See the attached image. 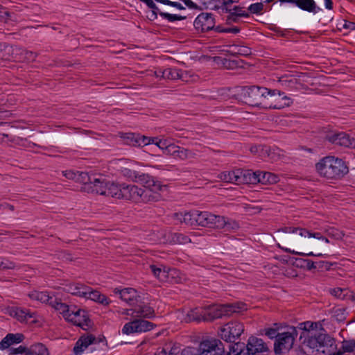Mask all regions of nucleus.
<instances>
[{
  "label": "nucleus",
  "instance_id": "1",
  "mask_svg": "<svg viewBox=\"0 0 355 355\" xmlns=\"http://www.w3.org/2000/svg\"><path fill=\"white\" fill-rule=\"evenodd\" d=\"M318 174L327 180L335 181L343 178L349 169L345 162L334 156H326L315 164Z\"/></svg>",
  "mask_w": 355,
  "mask_h": 355
},
{
  "label": "nucleus",
  "instance_id": "2",
  "mask_svg": "<svg viewBox=\"0 0 355 355\" xmlns=\"http://www.w3.org/2000/svg\"><path fill=\"white\" fill-rule=\"evenodd\" d=\"M139 187L137 185L122 183L121 199L135 202L150 203L161 200L162 196L159 191L162 189H155L154 187Z\"/></svg>",
  "mask_w": 355,
  "mask_h": 355
},
{
  "label": "nucleus",
  "instance_id": "3",
  "mask_svg": "<svg viewBox=\"0 0 355 355\" xmlns=\"http://www.w3.org/2000/svg\"><path fill=\"white\" fill-rule=\"evenodd\" d=\"M198 225L214 229H223L226 230H235L239 225L234 220L225 216L214 214L209 211H200L198 217Z\"/></svg>",
  "mask_w": 355,
  "mask_h": 355
},
{
  "label": "nucleus",
  "instance_id": "4",
  "mask_svg": "<svg viewBox=\"0 0 355 355\" xmlns=\"http://www.w3.org/2000/svg\"><path fill=\"white\" fill-rule=\"evenodd\" d=\"M248 309L246 304L236 302L225 304H214L204 308L205 321H212L225 316H230L233 313H239Z\"/></svg>",
  "mask_w": 355,
  "mask_h": 355
},
{
  "label": "nucleus",
  "instance_id": "5",
  "mask_svg": "<svg viewBox=\"0 0 355 355\" xmlns=\"http://www.w3.org/2000/svg\"><path fill=\"white\" fill-rule=\"evenodd\" d=\"M306 345L324 355H343L340 350H337L336 340L327 334L318 333L316 336H311Z\"/></svg>",
  "mask_w": 355,
  "mask_h": 355
},
{
  "label": "nucleus",
  "instance_id": "6",
  "mask_svg": "<svg viewBox=\"0 0 355 355\" xmlns=\"http://www.w3.org/2000/svg\"><path fill=\"white\" fill-rule=\"evenodd\" d=\"M198 355H232L234 346L225 344L220 339L209 338L201 341L198 346Z\"/></svg>",
  "mask_w": 355,
  "mask_h": 355
},
{
  "label": "nucleus",
  "instance_id": "7",
  "mask_svg": "<svg viewBox=\"0 0 355 355\" xmlns=\"http://www.w3.org/2000/svg\"><path fill=\"white\" fill-rule=\"evenodd\" d=\"M292 103L291 99L286 96L284 92L266 88L261 108L281 110L290 106Z\"/></svg>",
  "mask_w": 355,
  "mask_h": 355
},
{
  "label": "nucleus",
  "instance_id": "8",
  "mask_svg": "<svg viewBox=\"0 0 355 355\" xmlns=\"http://www.w3.org/2000/svg\"><path fill=\"white\" fill-rule=\"evenodd\" d=\"M265 93H266V87L256 85L246 86L241 89L240 96L245 103L261 108Z\"/></svg>",
  "mask_w": 355,
  "mask_h": 355
},
{
  "label": "nucleus",
  "instance_id": "9",
  "mask_svg": "<svg viewBox=\"0 0 355 355\" xmlns=\"http://www.w3.org/2000/svg\"><path fill=\"white\" fill-rule=\"evenodd\" d=\"M297 330L294 327H290L288 331L279 333L274 344L276 354H280L284 350H289L293 347Z\"/></svg>",
  "mask_w": 355,
  "mask_h": 355
},
{
  "label": "nucleus",
  "instance_id": "10",
  "mask_svg": "<svg viewBox=\"0 0 355 355\" xmlns=\"http://www.w3.org/2000/svg\"><path fill=\"white\" fill-rule=\"evenodd\" d=\"M121 172L124 177L132 181L146 184V187H154L153 188L155 189H162L165 187V186L162 185L159 181L155 180L154 178L148 174L126 168H123Z\"/></svg>",
  "mask_w": 355,
  "mask_h": 355
},
{
  "label": "nucleus",
  "instance_id": "11",
  "mask_svg": "<svg viewBox=\"0 0 355 355\" xmlns=\"http://www.w3.org/2000/svg\"><path fill=\"white\" fill-rule=\"evenodd\" d=\"M244 331V326L242 323L234 321L227 323L220 330V338L229 344L234 343Z\"/></svg>",
  "mask_w": 355,
  "mask_h": 355
},
{
  "label": "nucleus",
  "instance_id": "12",
  "mask_svg": "<svg viewBox=\"0 0 355 355\" xmlns=\"http://www.w3.org/2000/svg\"><path fill=\"white\" fill-rule=\"evenodd\" d=\"M324 139L333 145L355 149V138L345 132H330Z\"/></svg>",
  "mask_w": 355,
  "mask_h": 355
},
{
  "label": "nucleus",
  "instance_id": "13",
  "mask_svg": "<svg viewBox=\"0 0 355 355\" xmlns=\"http://www.w3.org/2000/svg\"><path fill=\"white\" fill-rule=\"evenodd\" d=\"M215 24V18L212 13L202 12L195 19L193 26L198 31L205 33L211 31Z\"/></svg>",
  "mask_w": 355,
  "mask_h": 355
},
{
  "label": "nucleus",
  "instance_id": "14",
  "mask_svg": "<svg viewBox=\"0 0 355 355\" xmlns=\"http://www.w3.org/2000/svg\"><path fill=\"white\" fill-rule=\"evenodd\" d=\"M66 320L83 329H85V327H89L91 322L87 313L85 310L77 309L76 307L71 309L69 314L67 315Z\"/></svg>",
  "mask_w": 355,
  "mask_h": 355
},
{
  "label": "nucleus",
  "instance_id": "15",
  "mask_svg": "<svg viewBox=\"0 0 355 355\" xmlns=\"http://www.w3.org/2000/svg\"><path fill=\"white\" fill-rule=\"evenodd\" d=\"M108 182L109 181L103 176H100L99 178L93 176V179L90 184H89V186L85 188V191L105 196Z\"/></svg>",
  "mask_w": 355,
  "mask_h": 355
},
{
  "label": "nucleus",
  "instance_id": "16",
  "mask_svg": "<svg viewBox=\"0 0 355 355\" xmlns=\"http://www.w3.org/2000/svg\"><path fill=\"white\" fill-rule=\"evenodd\" d=\"M131 314L132 317L134 318H143L148 319L153 318L155 316L153 307L144 302L136 304L133 308H132Z\"/></svg>",
  "mask_w": 355,
  "mask_h": 355
},
{
  "label": "nucleus",
  "instance_id": "17",
  "mask_svg": "<svg viewBox=\"0 0 355 355\" xmlns=\"http://www.w3.org/2000/svg\"><path fill=\"white\" fill-rule=\"evenodd\" d=\"M246 349L248 352H250L252 355H258L260 353L268 352V347L262 339L251 336L248 339Z\"/></svg>",
  "mask_w": 355,
  "mask_h": 355
},
{
  "label": "nucleus",
  "instance_id": "18",
  "mask_svg": "<svg viewBox=\"0 0 355 355\" xmlns=\"http://www.w3.org/2000/svg\"><path fill=\"white\" fill-rule=\"evenodd\" d=\"M96 338L92 334L83 335L76 341L73 347L76 355H80L87 347L92 344H96Z\"/></svg>",
  "mask_w": 355,
  "mask_h": 355
},
{
  "label": "nucleus",
  "instance_id": "19",
  "mask_svg": "<svg viewBox=\"0 0 355 355\" xmlns=\"http://www.w3.org/2000/svg\"><path fill=\"white\" fill-rule=\"evenodd\" d=\"M175 217L182 223L191 226L198 225L199 211L193 210L184 213H175Z\"/></svg>",
  "mask_w": 355,
  "mask_h": 355
},
{
  "label": "nucleus",
  "instance_id": "20",
  "mask_svg": "<svg viewBox=\"0 0 355 355\" xmlns=\"http://www.w3.org/2000/svg\"><path fill=\"white\" fill-rule=\"evenodd\" d=\"M317 327L318 324L316 322L310 321L301 322L298 324L297 328L300 330H302L300 338L301 339L302 336L305 337L303 343L306 345V341L309 339L311 336H316L318 334L316 332Z\"/></svg>",
  "mask_w": 355,
  "mask_h": 355
},
{
  "label": "nucleus",
  "instance_id": "21",
  "mask_svg": "<svg viewBox=\"0 0 355 355\" xmlns=\"http://www.w3.org/2000/svg\"><path fill=\"white\" fill-rule=\"evenodd\" d=\"M10 315L20 322L27 323L29 319L35 318V313L27 309L13 307L10 311Z\"/></svg>",
  "mask_w": 355,
  "mask_h": 355
},
{
  "label": "nucleus",
  "instance_id": "22",
  "mask_svg": "<svg viewBox=\"0 0 355 355\" xmlns=\"http://www.w3.org/2000/svg\"><path fill=\"white\" fill-rule=\"evenodd\" d=\"M64 289L73 295L85 297L87 291H89V286L80 282H72L66 284Z\"/></svg>",
  "mask_w": 355,
  "mask_h": 355
},
{
  "label": "nucleus",
  "instance_id": "23",
  "mask_svg": "<svg viewBox=\"0 0 355 355\" xmlns=\"http://www.w3.org/2000/svg\"><path fill=\"white\" fill-rule=\"evenodd\" d=\"M114 293L116 294L119 293L120 298L130 305H133L137 301V292L132 288H125L121 290L115 288Z\"/></svg>",
  "mask_w": 355,
  "mask_h": 355
},
{
  "label": "nucleus",
  "instance_id": "24",
  "mask_svg": "<svg viewBox=\"0 0 355 355\" xmlns=\"http://www.w3.org/2000/svg\"><path fill=\"white\" fill-rule=\"evenodd\" d=\"M24 334L20 333L8 334L0 342V349L4 350L8 349L14 344H19L24 340Z\"/></svg>",
  "mask_w": 355,
  "mask_h": 355
},
{
  "label": "nucleus",
  "instance_id": "25",
  "mask_svg": "<svg viewBox=\"0 0 355 355\" xmlns=\"http://www.w3.org/2000/svg\"><path fill=\"white\" fill-rule=\"evenodd\" d=\"M146 6L152 10V12L156 13L157 15H159L162 18L168 20L170 22L181 21L186 19L185 16H181L175 14H170L168 12H164L160 11L159 8L156 6V4L153 2V0L148 2V4H147Z\"/></svg>",
  "mask_w": 355,
  "mask_h": 355
},
{
  "label": "nucleus",
  "instance_id": "26",
  "mask_svg": "<svg viewBox=\"0 0 355 355\" xmlns=\"http://www.w3.org/2000/svg\"><path fill=\"white\" fill-rule=\"evenodd\" d=\"M241 174L239 177V184H257L259 182L258 173L259 171H252V170L241 169Z\"/></svg>",
  "mask_w": 355,
  "mask_h": 355
},
{
  "label": "nucleus",
  "instance_id": "27",
  "mask_svg": "<svg viewBox=\"0 0 355 355\" xmlns=\"http://www.w3.org/2000/svg\"><path fill=\"white\" fill-rule=\"evenodd\" d=\"M84 298L89 299L105 306L108 305L111 302L107 296L96 290H94L90 286H89V291H87Z\"/></svg>",
  "mask_w": 355,
  "mask_h": 355
},
{
  "label": "nucleus",
  "instance_id": "28",
  "mask_svg": "<svg viewBox=\"0 0 355 355\" xmlns=\"http://www.w3.org/2000/svg\"><path fill=\"white\" fill-rule=\"evenodd\" d=\"M150 268L153 275L161 282H167L169 273L172 270L163 265H150Z\"/></svg>",
  "mask_w": 355,
  "mask_h": 355
},
{
  "label": "nucleus",
  "instance_id": "29",
  "mask_svg": "<svg viewBox=\"0 0 355 355\" xmlns=\"http://www.w3.org/2000/svg\"><path fill=\"white\" fill-rule=\"evenodd\" d=\"M122 183L109 181L105 195L116 199H121Z\"/></svg>",
  "mask_w": 355,
  "mask_h": 355
},
{
  "label": "nucleus",
  "instance_id": "30",
  "mask_svg": "<svg viewBox=\"0 0 355 355\" xmlns=\"http://www.w3.org/2000/svg\"><path fill=\"white\" fill-rule=\"evenodd\" d=\"M297 6L302 10L314 14L322 10V9L316 5L314 0H297Z\"/></svg>",
  "mask_w": 355,
  "mask_h": 355
},
{
  "label": "nucleus",
  "instance_id": "31",
  "mask_svg": "<svg viewBox=\"0 0 355 355\" xmlns=\"http://www.w3.org/2000/svg\"><path fill=\"white\" fill-rule=\"evenodd\" d=\"M241 168L231 171H225L219 175V178L225 182L239 184V180L241 174Z\"/></svg>",
  "mask_w": 355,
  "mask_h": 355
},
{
  "label": "nucleus",
  "instance_id": "32",
  "mask_svg": "<svg viewBox=\"0 0 355 355\" xmlns=\"http://www.w3.org/2000/svg\"><path fill=\"white\" fill-rule=\"evenodd\" d=\"M258 175H259L258 183H261L262 184H275V183L278 182L279 180V176L277 175L270 173V172L259 171Z\"/></svg>",
  "mask_w": 355,
  "mask_h": 355
},
{
  "label": "nucleus",
  "instance_id": "33",
  "mask_svg": "<svg viewBox=\"0 0 355 355\" xmlns=\"http://www.w3.org/2000/svg\"><path fill=\"white\" fill-rule=\"evenodd\" d=\"M279 84L285 89L294 90L297 89L298 80L293 76H284L279 79Z\"/></svg>",
  "mask_w": 355,
  "mask_h": 355
},
{
  "label": "nucleus",
  "instance_id": "34",
  "mask_svg": "<svg viewBox=\"0 0 355 355\" xmlns=\"http://www.w3.org/2000/svg\"><path fill=\"white\" fill-rule=\"evenodd\" d=\"M178 150H176V153L174 155V159H176L184 161L187 159H194L197 155L196 152L189 148H185L178 146Z\"/></svg>",
  "mask_w": 355,
  "mask_h": 355
},
{
  "label": "nucleus",
  "instance_id": "35",
  "mask_svg": "<svg viewBox=\"0 0 355 355\" xmlns=\"http://www.w3.org/2000/svg\"><path fill=\"white\" fill-rule=\"evenodd\" d=\"M25 355H49V350L42 343H36L28 348Z\"/></svg>",
  "mask_w": 355,
  "mask_h": 355
},
{
  "label": "nucleus",
  "instance_id": "36",
  "mask_svg": "<svg viewBox=\"0 0 355 355\" xmlns=\"http://www.w3.org/2000/svg\"><path fill=\"white\" fill-rule=\"evenodd\" d=\"M204 309H198L196 308L195 309L191 310L188 312L187 316L188 318V320L191 321H205V313L203 312Z\"/></svg>",
  "mask_w": 355,
  "mask_h": 355
},
{
  "label": "nucleus",
  "instance_id": "37",
  "mask_svg": "<svg viewBox=\"0 0 355 355\" xmlns=\"http://www.w3.org/2000/svg\"><path fill=\"white\" fill-rule=\"evenodd\" d=\"M28 296L33 300L40 301L42 303H45L49 301V293L47 291H33L28 294Z\"/></svg>",
  "mask_w": 355,
  "mask_h": 355
},
{
  "label": "nucleus",
  "instance_id": "38",
  "mask_svg": "<svg viewBox=\"0 0 355 355\" xmlns=\"http://www.w3.org/2000/svg\"><path fill=\"white\" fill-rule=\"evenodd\" d=\"M136 324L135 329H137V332H145L150 331L155 327V324L148 320L142 319H135Z\"/></svg>",
  "mask_w": 355,
  "mask_h": 355
},
{
  "label": "nucleus",
  "instance_id": "39",
  "mask_svg": "<svg viewBox=\"0 0 355 355\" xmlns=\"http://www.w3.org/2000/svg\"><path fill=\"white\" fill-rule=\"evenodd\" d=\"M171 242L173 244H186L190 243L191 239L182 233L175 232L171 234Z\"/></svg>",
  "mask_w": 355,
  "mask_h": 355
},
{
  "label": "nucleus",
  "instance_id": "40",
  "mask_svg": "<svg viewBox=\"0 0 355 355\" xmlns=\"http://www.w3.org/2000/svg\"><path fill=\"white\" fill-rule=\"evenodd\" d=\"M25 49L19 46H12V60L18 62H24Z\"/></svg>",
  "mask_w": 355,
  "mask_h": 355
},
{
  "label": "nucleus",
  "instance_id": "41",
  "mask_svg": "<svg viewBox=\"0 0 355 355\" xmlns=\"http://www.w3.org/2000/svg\"><path fill=\"white\" fill-rule=\"evenodd\" d=\"M92 179L93 177L90 176L88 173L84 171H78L76 182L82 184L83 185L82 189L83 191H85V188L87 186H89V184H90Z\"/></svg>",
  "mask_w": 355,
  "mask_h": 355
},
{
  "label": "nucleus",
  "instance_id": "42",
  "mask_svg": "<svg viewBox=\"0 0 355 355\" xmlns=\"http://www.w3.org/2000/svg\"><path fill=\"white\" fill-rule=\"evenodd\" d=\"M11 45L0 43V59L3 60H12Z\"/></svg>",
  "mask_w": 355,
  "mask_h": 355
},
{
  "label": "nucleus",
  "instance_id": "43",
  "mask_svg": "<svg viewBox=\"0 0 355 355\" xmlns=\"http://www.w3.org/2000/svg\"><path fill=\"white\" fill-rule=\"evenodd\" d=\"M127 138L135 141L133 145L146 146L150 144V137L145 136L140 137L139 135H135V134L130 133Z\"/></svg>",
  "mask_w": 355,
  "mask_h": 355
},
{
  "label": "nucleus",
  "instance_id": "44",
  "mask_svg": "<svg viewBox=\"0 0 355 355\" xmlns=\"http://www.w3.org/2000/svg\"><path fill=\"white\" fill-rule=\"evenodd\" d=\"M325 232L328 236L336 240L342 239L345 235L343 231L334 227H329L326 228Z\"/></svg>",
  "mask_w": 355,
  "mask_h": 355
},
{
  "label": "nucleus",
  "instance_id": "45",
  "mask_svg": "<svg viewBox=\"0 0 355 355\" xmlns=\"http://www.w3.org/2000/svg\"><path fill=\"white\" fill-rule=\"evenodd\" d=\"M340 352L343 353V354L345 352L347 353H352L355 352V340H344L342 343V347Z\"/></svg>",
  "mask_w": 355,
  "mask_h": 355
},
{
  "label": "nucleus",
  "instance_id": "46",
  "mask_svg": "<svg viewBox=\"0 0 355 355\" xmlns=\"http://www.w3.org/2000/svg\"><path fill=\"white\" fill-rule=\"evenodd\" d=\"M162 73L163 78L171 80L178 79L180 77L179 71L176 69L167 68Z\"/></svg>",
  "mask_w": 355,
  "mask_h": 355
},
{
  "label": "nucleus",
  "instance_id": "47",
  "mask_svg": "<svg viewBox=\"0 0 355 355\" xmlns=\"http://www.w3.org/2000/svg\"><path fill=\"white\" fill-rule=\"evenodd\" d=\"M250 14L248 12H240V13H234L233 12H230V14L227 17L226 22L227 24H231L232 22H238L239 17H249Z\"/></svg>",
  "mask_w": 355,
  "mask_h": 355
},
{
  "label": "nucleus",
  "instance_id": "48",
  "mask_svg": "<svg viewBox=\"0 0 355 355\" xmlns=\"http://www.w3.org/2000/svg\"><path fill=\"white\" fill-rule=\"evenodd\" d=\"M135 326H137L135 320L125 324L122 328V333L123 334L129 335L130 334L137 332V329H135Z\"/></svg>",
  "mask_w": 355,
  "mask_h": 355
},
{
  "label": "nucleus",
  "instance_id": "49",
  "mask_svg": "<svg viewBox=\"0 0 355 355\" xmlns=\"http://www.w3.org/2000/svg\"><path fill=\"white\" fill-rule=\"evenodd\" d=\"M17 267L15 263L6 259L0 258V269L1 270H9L15 269Z\"/></svg>",
  "mask_w": 355,
  "mask_h": 355
},
{
  "label": "nucleus",
  "instance_id": "50",
  "mask_svg": "<svg viewBox=\"0 0 355 355\" xmlns=\"http://www.w3.org/2000/svg\"><path fill=\"white\" fill-rule=\"evenodd\" d=\"M58 307H56L57 311H59L60 313L63 315V317L67 319V315L69 314L71 308H70L68 305L64 303H62L61 301L59 304H57Z\"/></svg>",
  "mask_w": 355,
  "mask_h": 355
},
{
  "label": "nucleus",
  "instance_id": "51",
  "mask_svg": "<svg viewBox=\"0 0 355 355\" xmlns=\"http://www.w3.org/2000/svg\"><path fill=\"white\" fill-rule=\"evenodd\" d=\"M155 1L157 3H162L164 5L170 6L174 8H176L177 9L180 10H184L185 8L179 2L177 1H171L170 0H155Z\"/></svg>",
  "mask_w": 355,
  "mask_h": 355
},
{
  "label": "nucleus",
  "instance_id": "52",
  "mask_svg": "<svg viewBox=\"0 0 355 355\" xmlns=\"http://www.w3.org/2000/svg\"><path fill=\"white\" fill-rule=\"evenodd\" d=\"M263 9V5L262 3H252L248 7V10L252 14H260Z\"/></svg>",
  "mask_w": 355,
  "mask_h": 355
},
{
  "label": "nucleus",
  "instance_id": "53",
  "mask_svg": "<svg viewBox=\"0 0 355 355\" xmlns=\"http://www.w3.org/2000/svg\"><path fill=\"white\" fill-rule=\"evenodd\" d=\"M345 291H346L345 288H341L339 287L331 288L329 291L330 293L332 295L335 296L337 298L342 299V300L345 297V294L343 293Z\"/></svg>",
  "mask_w": 355,
  "mask_h": 355
},
{
  "label": "nucleus",
  "instance_id": "54",
  "mask_svg": "<svg viewBox=\"0 0 355 355\" xmlns=\"http://www.w3.org/2000/svg\"><path fill=\"white\" fill-rule=\"evenodd\" d=\"M236 51H235L236 54L243 55V56H248L252 53L251 49L245 46H236Z\"/></svg>",
  "mask_w": 355,
  "mask_h": 355
},
{
  "label": "nucleus",
  "instance_id": "55",
  "mask_svg": "<svg viewBox=\"0 0 355 355\" xmlns=\"http://www.w3.org/2000/svg\"><path fill=\"white\" fill-rule=\"evenodd\" d=\"M178 146L175 145V144L170 143L163 153L166 155L172 156L174 158V155L176 153V150H178Z\"/></svg>",
  "mask_w": 355,
  "mask_h": 355
},
{
  "label": "nucleus",
  "instance_id": "56",
  "mask_svg": "<svg viewBox=\"0 0 355 355\" xmlns=\"http://www.w3.org/2000/svg\"><path fill=\"white\" fill-rule=\"evenodd\" d=\"M37 54L35 52L28 51L25 49L24 51V62H33L35 60Z\"/></svg>",
  "mask_w": 355,
  "mask_h": 355
},
{
  "label": "nucleus",
  "instance_id": "57",
  "mask_svg": "<svg viewBox=\"0 0 355 355\" xmlns=\"http://www.w3.org/2000/svg\"><path fill=\"white\" fill-rule=\"evenodd\" d=\"M78 173V171H73V170H68V171H65L62 172L63 175L66 178H67L69 180H74L75 182H76V180H77Z\"/></svg>",
  "mask_w": 355,
  "mask_h": 355
},
{
  "label": "nucleus",
  "instance_id": "58",
  "mask_svg": "<svg viewBox=\"0 0 355 355\" xmlns=\"http://www.w3.org/2000/svg\"><path fill=\"white\" fill-rule=\"evenodd\" d=\"M230 3L228 2V0H224L220 5V12L222 13H229L232 12V8H230Z\"/></svg>",
  "mask_w": 355,
  "mask_h": 355
},
{
  "label": "nucleus",
  "instance_id": "59",
  "mask_svg": "<svg viewBox=\"0 0 355 355\" xmlns=\"http://www.w3.org/2000/svg\"><path fill=\"white\" fill-rule=\"evenodd\" d=\"M28 348L24 346H19L17 348H10V354H25L27 352Z\"/></svg>",
  "mask_w": 355,
  "mask_h": 355
},
{
  "label": "nucleus",
  "instance_id": "60",
  "mask_svg": "<svg viewBox=\"0 0 355 355\" xmlns=\"http://www.w3.org/2000/svg\"><path fill=\"white\" fill-rule=\"evenodd\" d=\"M170 142L166 139H160L157 141V143H155V145L157 146L164 153L165 149H166L167 146Z\"/></svg>",
  "mask_w": 355,
  "mask_h": 355
},
{
  "label": "nucleus",
  "instance_id": "61",
  "mask_svg": "<svg viewBox=\"0 0 355 355\" xmlns=\"http://www.w3.org/2000/svg\"><path fill=\"white\" fill-rule=\"evenodd\" d=\"M266 332H265V334L270 338L272 339L274 338H275L276 339L277 338V329H273V328H268V329H266Z\"/></svg>",
  "mask_w": 355,
  "mask_h": 355
},
{
  "label": "nucleus",
  "instance_id": "62",
  "mask_svg": "<svg viewBox=\"0 0 355 355\" xmlns=\"http://www.w3.org/2000/svg\"><path fill=\"white\" fill-rule=\"evenodd\" d=\"M49 301L46 302L45 303L49 304L51 307L56 309V307H58L57 304H59L60 302V300L55 297L54 296L49 295Z\"/></svg>",
  "mask_w": 355,
  "mask_h": 355
},
{
  "label": "nucleus",
  "instance_id": "63",
  "mask_svg": "<svg viewBox=\"0 0 355 355\" xmlns=\"http://www.w3.org/2000/svg\"><path fill=\"white\" fill-rule=\"evenodd\" d=\"M305 262L306 259L295 258L293 264L297 268H304Z\"/></svg>",
  "mask_w": 355,
  "mask_h": 355
},
{
  "label": "nucleus",
  "instance_id": "64",
  "mask_svg": "<svg viewBox=\"0 0 355 355\" xmlns=\"http://www.w3.org/2000/svg\"><path fill=\"white\" fill-rule=\"evenodd\" d=\"M10 17V12L6 8L0 6V20L6 19Z\"/></svg>",
  "mask_w": 355,
  "mask_h": 355
}]
</instances>
